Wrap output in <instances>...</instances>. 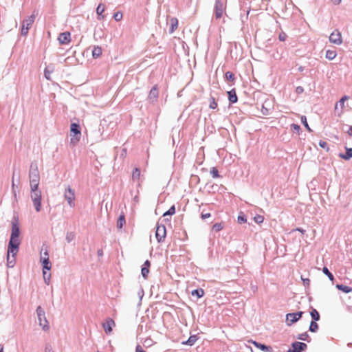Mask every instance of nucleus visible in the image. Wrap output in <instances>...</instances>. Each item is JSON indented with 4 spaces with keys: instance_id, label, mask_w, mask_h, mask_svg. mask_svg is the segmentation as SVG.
I'll list each match as a JSON object with an SVG mask.
<instances>
[{
    "instance_id": "1",
    "label": "nucleus",
    "mask_w": 352,
    "mask_h": 352,
    "mask_svg": "<svg viewBox=\"0 0 352 352\" xmlns=\"http://www.w3.org/2000/svg\"><path fill=\"white\" fill-rule=\"evenodd\" d=\"M70 143L76 145L80 140L81 129L78 122H72L70 124Z\"/></svg>"
},
{
    "instance_id": "2",
    "label": "nucleus",
    "mask_w": 352,
    "mask_h": 352,
    "mask_svg": "<svg viewBox=\"0 0 352 352\" xmlns=\"http://www.w3.org/2000/svg\"><path fill=\"white\" fill-rule=\"evenodd\" d=\"M36 15L37 13L35 14V11H34L30 16H28L27 18L23 20L21 29V34L23 36H26L28 35L29 30L35 21Z\"/></svg>"
},
{
    "instance_id": "3",
    "label": "nucleus",
    "mask_w": 352,
    "mask_h": 352,
    "mask_svg": "<svg viewBox=\"0 0 352 352\" xmlns=\"http://www.w3.org/2000/svg\"><path fill=\"white\" fill-rule=\"evenodd\" d=\"M36 313L39 322V325L44 331H47L50 329L49 322L46 318L45 312L41 305L37 307Z\"/></svg>"
},
{
    "instance_id": "4",
    "label": "nucleus",
    "mask_w": 352,
    "mask_h": 352,
    "mask_svg": "<svg viewBox=\"0 0 352 352\" xmlns=\"http://www.w3.org/2000/svg\"><path fill=\"white\" fill-rule=\"evenodd\" d=\"M20 233H21V231H20V228H19V219L17 217L14 216L12 221V230H11V234H10L9 240L20 241V240H19Z\"/></svg>"
},
{
    "instance_id": "5",
    "label": "nucleus",
    "mask_w": 352,
    "mask_h": 352,
    "mask_svg": "<svg viewBox=\"0 0 352 352\" xmlns=\"http://www.w3.org/2000/svg\"><path fill=\"white\" fill-rule=\"evenodd\" d=\"M29 179L30 183L39 182L40 175L38 170L37 164L36 162H32L29 170Z\"/></svg>"
},
{
    "instance_id": "6",
    "label": "nucleus",
    "mask_w": 352,
    "mask_h": 352,
    "mask_svg": "<svg viewBox=\"0 0 352 352\" xmlns=\"http://www.w3.org/2000/svg\"><path fill=\"white\" fill-rule=\"evenodd\" d=\"M304 312L302 311L287 314L285 320L287 325L290 327L293 324L297 322L299 320H300Z\"/></svg>"
},
{
    "instance_id": "7",
    "label": "nucleus",
    "mask_w": 352,
    "mask_h": 352,
    "mask_svg": "<svg viewBox=\"0 0 352 352\" xmlns=\"http://www.w3.org/2000/svg\"><path fill=\"white\" fill-rule=\"evenodd\" d=\"M64 197L67 201L69 206L72 208L75 206V191L69 186H68L64 192Z\"/></svg>"
},
{
    "instance_id": "8",
    "label": "nucleus",
    "mask_w": 352,
    "mask_h": 352,
    "mask_svg": "<svg viewBox=\"0 0 352 352\" xmlns=\"http://www.w3.org/2000/svg\"><path fill=\"white\" fill-rule=\"evenodd\" d=\"M166 236V228L164 224L157 223L155 230V238L158 243H162Z\"/></svg>"
},
{
    "instance_id": "9",
    "label": "nucleus",
    "mask_w": 352,
    "mask_h": 352,
    "mask_svg": "<svg viewBox=\"0 0 352 352\" xmlns=\"http://www.w3.org/2000/svg\"><path fill=\"white\" fill-rule=\"evenodd\" d=\"M31 199L33 202L34 206L36 212H40L41 210V192L37 190L31 192Z\"/></svg>"
},
{
    "instance_id": "10",
    "label": "nucleus",
    "mask_w": 352,
    "mask_h": 352,
    "mask_svg": "<svg viewBox=\"0 0 352 352\" xmlns=\"http://www.w3.org/2000/svg\"><path fill=\"white\" fill-rule=\"evenodd\" d=\"M21 244V241H12L9 240L8 245V250H7V254H12V255H16L17 254L19 246Z\"/></svg>"
},
{
    "instance_id": "11",
    "label": "nucleus",
    "mask_w": 352,
    "mask_h": 352,
    "mask_svg": "<svg viewBox=\"0 0 352 352\" xmlns=\"http://www.w3.org/2000/svg\"><path fill=\"white\" fill-rule=\"evenodd\" d=\"M307 349V345L305 342L295 341L292 343L291 349L287 352H303Z\"/></svg>"
},
{
    "instance_id": "12",
    "label": "nucleus",
    "mask_w": 352,
    "mask_h": 352,
    "mask_svg": "<svg viewBox=\"0 0 352 352\" xmlns=\"http://www.w3.org/2000/svg\"><path fill=\"white\" fill-rule=\"evenodd\" d=\"M224 10L223 3L221 0H216L214 8V16L216 19L221 18Z\"/></svg>"
},
{
    "instance_id": "13",
    "label": "nucleus",
    "mask_w": 352,
    "mask_h": 352,
    "mask_svg": "<svg viewBox=\"0 0 352 352\" xmlns=\"http://www.w3.org/2000/svg\"><path fill=\"white\" fill-rule=\"evenodd\" d=\"M40 261L43 267V273L44 279H45L46 272L45 270L50 271L52 267V263L50 262V258L48 257H40ZM46 281V280H45Z\"/></svg>"
},
{
    "instance_id": "14",
    "label": "nucleus",
    "mask_w": 352,
    "mask_h": 352,
    "mask_svg": "<svg viewBox=\"0 0 352 352\" xmlns=\"http://www.w3.org/2000/svg\"><path fill=\"white\" fill-rule=\"evenodd\" d=\"M329 41L336 45H340L342 43L341 33L338 30L333 32L329 36Z\"/></svg>"
},
{
    "instance_id": "15",
    "label": "nucleus",
    "mask_w": 352,
    "mask_h": 352,
    "mask_svg": "<svg viewBox=\"0 0 352 352\" xmlns=\"http://www.w3.org/2000/svg\"><path fill=\"white\" fill-rule=\"evenodd\" d=\"M58 40L60 44L66 45L71 41V33L68 31H65L59 34Z\"/></svg>"
},
{
    "instance_id": "16",
    "label": "nucleus",
    "mask_w": 352,
    "mask_h": 352,
    "mask_svg": "<svg viewBox=\"0 0 352 352\" xmlns=\"http://www.w3.org/2000/svg\"><path fill=\"white\" fill-rule=\"evenodd\" d=\"M151 261L146 260L141 267V274L144 279H147L150 272Z\"/></svg>"
},
{
    "instance_id": "17",
    "label": "nucleus",
    "mask_w": 352,
    "mask_h": 352,
    "mask_svg": "<svg viewBox=\"0 0 352 352\" xmlns=\"http://www.w3.org/2000/svg\"><path fill=\"white\" fill-rule=\"evenodd\" d=\"M251 342L253 344V345L260 349L262 351H266V352H272L273 348L270 345H266L263 343L258 342L255 340H251Z\"/></svg>"
},
{
    "instance_id": "18",
    "label": "nucleus",
    "mask_w": 352,
    "mask_h": 352,
    "mask_svg": "<svg viewBox=\"0 0 352 352\" xmlns=\"http://www.w3.org/2000/svg\"><path fill=\"white\" fill-rule=\"evenodd\" d=\"M115 326V322L111 318H108L106 319L104 322L102 323V327L104 328V331L107 333H109L112 331L113 327Z\"/></svg>"
},
{
    "instance_id": "19",
    "label": "nucleus",
    "mask_w": 352,
    "mask_h": 352,
    "mask_svg": "<svg viewBox=\"0 0 352 352\" xmlns=\"http://www.w3.org/2000/svg\"><path fill=\"white\" fill-rule=\"evenodd\" d=\"M159 95L158 91V86L157 85H155L150 90L148 94V99L152 101V102L157 101Z\"/></svg>"
},
{
    "instance_id": "20",
    "label": "nucleus",
    "mask_w": 352,
    "mask_h": 352,
    "mask_svg": "<svg viewBox=\"0 0 352 352\" xmlns=\"http://www.w3.org/2000/svg\"><path fill=\"white\" fill-rule=\"evenodd\" d=\"M227 94L230 104H235L237 102L238 96L236 95V89L234 88L228 91Z\"/></svg>"
},
{
    "instance_id": "21",
    "label": "nucleus",
    "mask_w": 352,
    "mask_h": 352,
    "mask_svg": "<svg viewBox=\"0 0 352 352\" xmlns=\"http://www.w3.org/2000/svg\"><path fill=\"white\" fill-rule=\"evenodd\" d=\"M105 10V6L103 3H100L98 5L96 8V14L97 19L100 21L104 19L105 15L103 14V12Z\"/></svg>"
},
{
    "instance_id": "22",
    "label": "nucleus",
    "mask_w": 352,
    "mask_h": 352,
    "mask_svg": "<svg viewBox=\"0 0 352 352\" xmlns=\"http://www.w3.org/2000/svg\"><path fill=\"white\" fill-rule=\"evenodd\" d=\"M338 156L344 160H349L352 158V148L345 146V153H340Z\"/></svg>"
},
{
    "instance_id": "23",
    "label": "nucleus",
    "mask_w": 352,
    "mask_h": 352,
    "mask_svg": "<svg viewBox=\"0 0 352 352\" xmlns=\"http://www.w3.org/2000/svg\"><path fill=\"white\" fill-rule=\"evenodd\" d=\"M198 338L199 337L197 334L190 335L188 339L186 341H183L182 344L183 345L192 346L195 344Z\"/></svg>"
},
{
    "instance_id": "24",
    "label": "nucleus",
    "mask_w": 352,
    "mask_h": 352,
    "mask_svg": "<svg viewBox=\"0 0 352 352\" xmlns=\"http://www.w3.org/2000/svg\"><path fill=\"white\" fill-rule=\"evenodd\" d=\"M126 223L125 216L123 213L120 214L117 219L116 227L118 230H121Z\"/></svg>"
},
{
    "instance_id": "25",
    "label": "nucleus",
    "mask_w": 352,
    "mask_h": 352,
    "mask_svg": "<svg viewBox=\"0 0 352 352\" xmlns=\"http://www.w3.org/2000/svg\"><path fill=\"white\" fill-rule=\"evenodd\" d=\"M310 316L311 317V321H319L320 319V315L319 312L314 307H311Z\"/></svg>"
},
{
    "instance_id": "26",
    "label": "nucleus",
    "mask_w": 352,
    "mask_h": 352,
    "mask_svg": "<svg viewBox=\"0 0 352 352\" xmlns=\"http://www.w3.org/2000/svg\"><path fill=\"white\" fill-rule=\"evenodd\" d=\"M205 294V292L202 288H197L191 291V295L197 297V298H202Z\"/></svg>"
},
{
    "instance_id": "27",
    "label": "nucleus",
    "mask_w": 352,
    "mask_h": 352,
    "mask_svg": "<svg viewBox=\"0 0 352 352\" xmlns=\"http://www.w3.org/2000/svg\"><path fill=\"white\" fill-rule=\"evenodd\" d=\"M16 263V255H12L7 254V266L8 267H13Z\"/></svg>"
},
{
    "instance_id": "28",
    "label": "nucleus",
    "mask_w": 352,
    "mask_h": 352,
    "mask_svg": "<svg viewBox=\"0 0 352 352\" xmlns=\"http://www.w3.org/2000/svg\"><path fill=\"white\" fill-rule=\"evenodd\" d=\"M336 287L345 294H349L352 292V287L342 284H337Z\"/></svg>"
},
{
    "instance_id": "29",
    "label": "nucleus",
    "mask_w": 352,
    "mask_h": 352,
    "mask_svg": "<svg viewBox=\"0 0 352 352\" xmlns=\"http://www.w3.org/2000/svg\"><path fill=\"white\" fill-rule=\"evenodd\" d=\"M54 72V66L50 65L47 66L44 70V76L47 80H51V74Z\"/></svg>"
},
{
    "instance_id": "30",
    "label": "nucleus",
    "mask_w": 352,
    "mask_h": 352,
    "mask_svg": "<svg viewBox=\"0 0 352 352\" xmlns=\"http://www.w3.org/2000/svg\"><path fill=\"white\" fill-rule=\"evenodd\" d=\"M225 79L228 82H232V85H234L236 80V78L234 74L232 72H227L225 74Z\"/></svg>"
},
{
    "instance_id": "31",
    "label": "nucleus",
    "mask_w": 352,
    "mask_h": 352,
    "mask_svg": "<svg viewBox=\"0 0 352 352\" xmlns=\"http://www.w3.org/2000/svg\"><path fill=\"white\" fill-rule=\"evenodd\" d=\"M17 188H18L17 186H16L14 184V172L13 175H12V192H13V196H14V200L12 201V204H14L15 202H17V197H16Z\"/></svg>"
},
{
    "instance_id": "32",
    "label": "nucleus",
    "mask_w": 352,
    "mask_h": 352,
    "mask_svg": "<svg viewBox=\"0 0 352 352\" xmlns=\"http://www.w3.org/2000/svg\"><path fill=\"white\" fill-rule=\"evenodd\" d=\"M178 26V20L176 18H172L170 19V26L169 28V33H173Z\"/></svg>"
},
{
    "instance_id": "33",
    "label": "nucleus",
    "mask_w": 352,
    "mask_h": 352,
    "mask_svg": "<svg viewBox=\"0 0 352 352\" xmlns=\"http://www.w3.org/2000/svg\"><path fill=\"white\" fill-rule=\"evenodd\" d=\"M102 54V49L99 46H94L92 50V56L94 58H98Z\"/></svg>"
},
{
    "instance_id": "34",
    "label": "nucleus",
    "mask_w": 352,
    "mask_h": 352,
    "mask_svg": "<svg viewBox=\"0 0 352 352\" xmlns=\"http://www.w3.org/2000/svg\"><path fill=\"white\" fill-rule=\"evenodd\" d=\"M296 338L300 340L307 341V342H311V338L307 332L298 334Z\"/></svg>"
},
{
    "instance_id": "35",
    "label": "nucleus",
    "mask_w": 352,
    "mask_h": 352,
    "mask_svg": "<svg viewBox=\"0 0 352 352\" xmlns=\"http://www.w3.org/2000/svg\"><path fill=\"white\" fill-rule=\"evenodd\" d=\"M319 329V325L316 321H311L309 327V331L311 333H316Z\"/></svg>"
},
{
    "instance_id": "36",
    "label": "nucleus",
    "mask_w": 352,
    "mask_h": 352,
    "mask_svg": "<svg viewBox=\"0 0 352 352\" xmlns=\"http://www.w3.org/2000/svg\"><path fill=\"white\" fill-rule=\"evenodd\" d=\"M322 272L324 274H325L328 278L333 283V280H334V276L333 274L329 271V270L328 269L327 267L326 266H324L322 267Z\"/></svg>"
},
{
    "instance_id": "37",
    "label": "nucleus",
    "mask_w": 352,
    "mask_h": 352,
    "mask_svg": "<svg viewBox=\"0 0 352 352\" xmlns=\"http://www.w3.org/2000/svg\"><path fill=\"white\" fill-rule=\"evenodd\" d=\"M237 222L242 224L247 222V216L243 212H240L237 217Z\"/></svg>"
},
{
    "instance_id": "38",
    "label": "nucleus",
    "mask_w": 352,
    "mask_h": 352,
    "mask_svg": "<svg viewBox=\"0 0 352 352\" xmlns=\"http://www.w3.org/2000/svg\"><path fill=\"white\" fill-rule=\"evenodd\" d=\"M337 55V53L334 50H328L326 52L325 57L329 60H333Z\"/></svg>"
},
{
    "instance_id": "39",
    "label": "nucleus",
    "mask_w": 352,
    "mask_h": 352,
    "mask_svg": "<svg viewBox=\"0 0 352 352\" xmlns=\"http://www.w3.org/2000/svg\"><path fill=\"white\" fill-rule=\"evenodd\" d=\"M300 120H301L302 125L305 126V128L309 132H312V129L309 127V126L308 124L307 117L305 116H301Z\"/></svg>"
},
{
    "instance_id": "40",
    "label": "nucleus",
    "mask_w": 352,
    "mask_h": 352,
    "mask_svg": "<svg viewBox=\"0 0 352 352\" xmlns=\"http://www.w3.org/2000/svg\"><path fill=\"white\" fill-rule=\"evenodd\" d=\"M140 177V169L138 167H135L133 170L132 173V178L133 180L139 179Z\"/></svg>"
},
{
    "instance_id": "41",
    "label": "nucleus",
    "mask_w": 352,
    "mask_h": 352,
    "mask_svg": "<svg viewBox=\"0 0 352 352\" xmlns=\"http://www.w3.org/2000/svg\"><path fill=\"white\" fill-rule=\"evenodd\" d=\"M210 173L213 178H220L221 177L216 167H212L210 168Z\"/></svg>"
},
{
    "instance_id": "42",
    "label": "nucleus",
    "mask_w": 352,
    "mask_h": 352,
    "mask_svg": "<svg viewBox=\"0 0 352 352\" xmlns=\"http://www.w3.org/2000/svg\"><path fill=\"white\" fill-rule=\"evenodd\" d=\"M218 107L217 102L215 100V98L213 96H210V104L209 107L211 109H216Z\"/></svg>"
},
{
    "instance_id": "43",
    "label": "nucleus",
    "mask_w": 352,
    "mask_h": 352,
    "mask_svg": "<svg viewBox=\"0 0 352 352\" xmlns=\"http://www.w3.org/2000/svg\"><path fill=\"white\" fill-rule=\"evenodd\" d=\"M174 214H175V205H173L170 207V208L166 211L164 214H163V217H166V216H171V215H173Z\"/></svg>"
},
{
    "instance_id": "44",
    "label": "nucleus",
    "mask_w": 352,
    "mask_h": 352,
    "mask_svg": "<svg viewBox=\"0 0 352 352\" xmlns=\"http://www.w3.org/2000/svg\"><path fill=\"white\" fill-rule=\"evenodd\" d=\"M44 246H45L44 245L42 246L40 257H48L49 258V252L47 250V247L45 246L44 248Z\"/></svg>"
},
{
    "instance_id": "45",
    "label": "nucleus",
    "mask_w": 352,
    "mask_h": 352,
    "mask_svg": "<svg viewBox=\"0 0 352 352\" xmlns=\"http://www.w3.org/2000/svg\"><path fill=\"white\" fill-rule=\"evenodd\" d=\"M223 228V223H216L212 226V230L215 232H219Z\"/></svg>"
},
{
    "instance_id": "46",
    "label": "nucleus",
    "mask_w": 352,
    "mask_h": 352,
    "mask_svg": "<svg viewBox=\"0 0 352 352\" xmlns=\"http://www.w3.org/2000/svg\"><path fill=\"white\" fill-rule=\"evenodd\" d=\"M123 14L121 12H116L113 14V18L116 21H120L122 20Z\"/></svg>"
},
{
    "instance_id": "47",
    "label": "nucleus",
    "mask_w": 352,
    "mask_h": 352,
    "mask_svg": "<svg viewBox=\"0 0 352 352\" xmlns=\"http://www.w3.org/2000/svg\"><path fill=\"white\" fill-rule=\"evenodd\" d=\"M254 221L258 223V224H260L261 223L263 222L264 221V217L262 215H260V214H256L254 218H253Z\"/></svg>"
},
{
    "instance_id": "48",
    "label": "nucleus",
    "mask_w": 352,
    "mask_h": 352,
    "mask_svg": "<svg viewBox=\"0 0 352 352\" xmlns=\"http://www.w3.org/2000/svg\"><path fill=\"white\" fill-rule=\"evenodd\" d=\"M291 129L295 131L298 134H300L301 132V128L299 124H291Z\"/></svg>"
},
{
    "instance_id": "49",
    "label": "nucleus",
    "mask_w": 352,
    "mask_h": 352,
    "mask_svg": "<svg viewBox=\"0 0 352 352\" xmlns=\"http://www.w3.org/2000/svg\"><path fill=\"white\" fill-rule=\"evenodd\" d=\"M30 188H31V192H35L37 190H40L38 188L39 182L36 183H30Z\"/></svg>"
},
{
    "instance_id": "50",
    "label": "nucleus",
    "mask_w": 352,
    "mask_h": 352,
    "mask_svg": "<svg viewBox=\"0 0 352 352\" xmlns=\"http://www.w3.org/2000/svg\"><path fill=\"white\" fill-rule=\"evenodd\" d=\"M318 144L321 148L326 149L327 151H329V148L328 146L327 143L325 141L320 140Z\"/></svg>"
},
{
    "instance_id": "51",
    "label": "nucleus",
    "mask_w": 352,
    "mask_h": 352,
    "mask_svg": "<svg viewBox=\"0 0 352 352\" xmlns=\"http://www.w3.org/2000/svg\"><path fill=\"white\" fill-rule=\"evenodd\" d=\"M287 35L283 31L279 33L278 39L280 41H285L287 39Z\"/></svg>"
},
{
    "instance_id": "52",
    "label": "nucleus",
    "mask_w": 352,
    "mask_h": 352,
    "mask_svg": "<svg viewBox=\"0 0 352 352\" xmlns=\"http://www.w3.org/2000/svg\"><path fill=\"white\" fill-rule=\"evenodd\" d=\"M75 235L73 232H67L66 235V241L70 243L74 238Z\"/></svg>"
},
{
    "instance_id": "53",
    "label": "nucleus",
    "mask_w": 352,
    "mask_h": 352,
    "mask_svg": "<svg viewBox=\"0 0 352 352\" xmlns=\"http://www.w3.org/2000/svg\"><path fill=\"white\" fill-rule=\"evenodd\" d=\"M300 232L301 234H304L306 232L305 230H304L302 228H294L292 230V232Z\"/></svg>"
},
{
    "instance_id": "54",
    "label": "nucleus",
    "mask_w": 352,
    "mask_h": 352,
    "mask_svg": "<svg viewBox=\"0 0 352 352\" xmlns=\"http://www.w3.org/2000/svg\"><path fill=\"white\" fill-rule=\"evenodd\" d=\"M302 283L305 286H309L310 284V280L308 278H302L301 277Z\"/></svg>"
},
{
    "instance_id": "55",
    "label": "nucleus",
    "mask_w": 352,
    "mask_h": 352,
    "mask_svg": "<svg viewBox=\"0 0 352 352\" xmlns=\"http://www.w3.org/2000/svg\"><path fill=\"white\" fill-rule=\"evenodd\" d=\"M348 98H349V96H346V95H345V96H343L340 98V100H339V102H340V105H341V106H343V105H344V102H345L346 100H348Z\"/></svg>"
},
{
    "instance_id": "56",
    "label": "nucleus",
    "mask_w": 352,
    "mask_h": 352,
    "mask_svg": "<svg viewBox=\"0 0 352 352\" xmlns=\"http://www.w3.org/2000/svg\"><path fill=\"white\" fill-rule=\"evenodd\" d=\"M210 217H211V214L210 212H206V213L201 212V217L202 219H206Z\"/></svg>"
},
{
    "instance_id": "57",
    "label": "nucleus",
    "mask_w": 352,
    "mask_h": 352,
    "mask_svg": "<svg viewBox=\"0 0 352 352\" xmlns=\"http://www.w3.org/2000/svg\"><path fill=\"white\" fill-rule=\"evenodd\" d=\"M296 93L297 94H300L302 93H303L304 91V89L302 86H298L296 88V90H295Z\"/></svg>"
},
{
    "instance_id": "58",
    "label": "nucleus",
    "mask_w": 352,
    "mask_h": 352,
    "mask_svg": "<svg viewBox=\"0 0 352 352\" xmlns=\"http://www.w3.org/2000/svg\"><path fill=\"white\" fill-rule=\"evenodd\" d=\"M135 352H146V351L142 349V347L140 344H138L135 347Z\"/></svg>"
},
{
    "instance_id": "59",
    "label": "nucleus",
    "mask_w": 352,
    "mask_h": 352,
    "mask_svg": "<svg viewBox=\"0 0 352 352\" xmlns=\"http://www.w3.org/2000/svg\"><path fill=\"white\" fill-rule=\"evenodd\" d=\"M262 113L265 116H267L269 114V110L265 108L263 105L262 107Z\"/></svg>"
},
{
    "instance_id": "60",
    "label": "nucleus",
    "mask_w": 352,
    "mask_h": 352,
    "mask_svg": "<svg viewBox=\"0 0 352 352\" xmlns=\"http://www.w3.org/2000/svg\"><path fill=\"white\" fill-rule=\"evenodd\" d=\"M97 254L99 258L102 257L103 256V250L102 249L98 250Z\"/></svg>"
},
{
    "instance_id": "61",
    "label": "nucleus",
    "mask_w": 352,
    "mask_h": 352,
    "mask_svg": "<svg viewBox=\"0 0 352 352\" xmlns=\"http://www.w3.org/2000/svg\"><path fill=\"white\" fill-rule=\"evenodd\" d=\"M138 296H140V298L141 300L144 296V291L142 289H141V290L138 292Z\"/></svg>"
},
{
    "instance_id": "62",
    "label": "nucleus",
    "mask_w": 352,
    "mask_h": 352,
    "mask_svg": "<svg viewBox=\"0 0 352 352\" xmlns=\"http://www.w3.org/2000/svg\"><path fill=\"white\" fill-rule=\"evenodd\" d=\"M346 309L348 312L352 313V305H347Z\"/></svg>"
},
{
    "instance_id": "63",
    "label": "nucleus",
    "mask_w": 352,
    "mask_h": 352,
    "mask_svg": "<svg viewBox=\"0 0 352 352\" xmlns=\"http://www.w3.org/2000/svg\"><path fill=\"white\" fill-rule=\"evenodd\" d=\"M333 3L336 6L340 4L342 0H332Z\"/></svg>"
},
{
    "instance_id": "64",
    "label": "nucleus",
    "mask_w": 352,
    "mask_h": 352,
    "mask_svg": "<svg viewBox=\"0 0 352 352\" xmlns=\"http://www.w3.org/2000/svg\"><path fill=\"white\" fill-rule=\"evenodd\" d=\"M347 133L349 136H352V125L349 126Z\"/></svg>"
}]
</instances>
